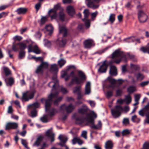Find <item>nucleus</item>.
<instances>
[{"mask_svg": "<svg viewBox=\"0 0 149 149\" xmlns=\"http://www.w3.org/2000/svg\"><path fill=\"white\" fill-rule=\"evenodd\" d=\"M130 133L129 131L127 129H126L123 130L122 132V135L123 136L127 135L129 134Z\"/></svg>", "mask_w": 149, "mask_h": 149, "instance_id": "56", "label": "nucleus"}, {"mask_svg": "<svg viewBox=\"0 0 149 149\" xmlns=\"http://www.w3.org/2000/svg\"><path fill=\"white\" fill-rule=\"evenodd\" d=\"M89 109L85 104H83L82 106V107L78 109V112L79 114H81V116L86 115L88 116L89 114L88 113V111Z\"/></svg>", "mask_w": 149, "mask_h": 149, "instance_id": "10", "label": "nucleus"}, {"mask_svg": "<svg viewBox=\"0 0 149 149\" xmlns=\"http://www.w3.org/2000/svg\"><path fill=\"white\" fill-rule=\"evenodd\" d=\"M58 139L61 140V142L58 143V145L61 147L65 146L66 149H68V147L65 145V143L68 140V138L65 137H63L61 135L58 136Z\"/></svg>", "mask_w": 149, "mask_h": 149, "instance_id": "15", "label": "nucleus"}, {"mask_svg": "<svg viewBox=\"0 0 149 149\" xmlns=\"http://www.w3.org/2000/svg\"><path fill=\"white\" fill-rule=\"evenodd\" d=\"M57 97L56 98H53V99L55 98H56V99L54 102V103L56 104V105H58L59 102L61 101L62 99H63V97L62 96H60L58 97Z\"/></svg>", "mask_w": 149, "mask_h": 149, "instance_id": "45", "label": "nucleus"}, {"mask_svg": "<svg viewBox=\"0 0 149 149\" xmlns=\"http://www.w3.org/2000/svg\"><path fill=\"white\" fill-rule=\"evenodd\" d=\"M73 118L75 119V123L78 125L82 124L85 120V117L83 116H79L74 114L73 115Z\"/></svg>", "mask_w": 149, "mask_h": 149, "instance_id": "11", "label": "nucleus"}, {"mask_svg": "<svg viewBox=\"0 0 149 149\" xmlns=\"http://www.w3.org/2000/svg\"><path fill=\"white\" fill-rule=\"evenodd\" d=\"M107 69V66L105 65V61H104L102 65L100 66L98 71L99 73H105L106 72Z\"/></svg>", "mask_w": 149, "mask_h": 149, "instance_id": "22", "label": "nucleus"}, {"mask_svg": "<svg viewBox=\"0 0 149 149\" xmlns=\"http://www.w3.org/2000/svg\"><path fill=\"white\" fill-rule=\"evenodd\" d=\"M40 65L44 70V69L48 68L49 66V64L46 62L42 61Z\"/></svg>", "mask_w": 149, "mask_h": 149, "instance_id": "44", "label": "nucleus"}, {"mask_svg": "<svg viewBox=\"0 0 149 149\" xmlns=\"http://www.w3.org/2000/svg\"><path fill=\"white\" fill-rule=\"evenodd\" d=\"M41 4L40 2L37 3L35 5V7L36 10V12H38L40 8L41 7Z\"/></svg>", "mask_w": 149, "mask_h": 149, "instance_id": "55", "label": "nucleus"}, {"mask_svg": "<svg viewBox=\"0 0 149 149\" xmlns=\"http://www.w3.org/2000/svg\"><path fill=\"white\" fill-rule=\"evenodd\" d=\"M88 6L89 7H92L94 8H97L99 6L98 5H96L94 4L92 2H89L88 4Z\"/></svg>", "mask_w": 149, "mask_h": 149, "instance_id": "46", "label": "nucleus"}, {"mask_svg": "<svg viewBox=\"0 0 149 149\" xmlns=\"http://www.w3.org/2000/svg\"><path fill=\"white\" fill-rule=\"evenodd\" d=\"M83 13L84 15V18L82 19L83 21H84L86 19H88V18L89 15V12L88 9H86L83 11Z\"/></svg>", "mask_w": 149, "mask_h": 149, "instance_id": "38", "label": "nucleus"}, {"mask_svg": "<svg viewBox=\"0 0 149 149\" xmlns=\"http://www.w3.org/2000/svg\"><path fill=\"white\" fill-rule=\"evenodd\" d=\"M4 79L6 85L8 86H11L15 82L14 79L12 77L5 78Z\"/></svg>", "mask_w": 149, "mask_h": 149, "instance_id": "17", "label": "nucleus"}, {"mask_svg": "<svg viewBox=\"0 0 149 149\" xmlns=\"http://www.w3.org/2000/svg\"><path fill=\"white\" fill-rule=\"evenodd\" d=\"M40 106L39 103L37 102H35L32 104L30 105L29 106V108H33L35 109L38 108Z\"/></svg>", "mask_w": 149, "mask_h": 149, "instance_id": "42", "label": "nucleus"}, {"mask_svg": "<svg viewBox=\"0 0 149 149\" xmlns=\"http://www.w3.org/2000/svg\"><path fill=\"white\" fill-rule=\"evenodd\" d=\"M102 124L100 120L98 121V124L97 125H90V127L92 129H94L96 130H100L102 127Z\"/></svg>", "mask_w": 149, "mask_h": 149, "instance_id": "31", "label": "nucleus"}, {"mask_svg": "<svg viewBox=\"0 0 149 149\" xmlns=\"http://www.w3.org/2000/svg\"><path fill=\"white\" fill-rule=\"evenodd\" d=\"M140 49L143 52H147L149 54V43L148 44L146 47H143L141 48Z\"/></svg>", "mask_w": 149, "mask_h": 149, "instance_id": "43", "label": "nucleus"}, {"mask_svg": "<svg viewBox=\"0 0 149 149\" xmlns=\"http://www.w3.org/2000/svg\"><path fill=\"white\" fill-rule=\"evenodd\" d=\"M45 29L47 31L49 32L48 34L50 35L52 33L53 31V28L50 25H47L45 27Z\"/></svg>", "mask_w": 149, "mask_h": 149, "instance_id": "39", "label": "nucleus"}, {"mask_svg": "<svg viewBox=\"0 0 149 149\" xmlns=\"http://www.w3.org/2000/svg\"><path fill=\"white\" fill-rule=\"evenodd\" d=\"M43 139V138L41 136H39L37 139L36 141L33 144V146H39L41 142L42 141Z\"/></svg>", "mask_w": 149, "mask_h": 149, "instance_id": "34", "label": "nucleus"}, {"mask_svg": "<svg viewBox=\"0 0 149 149\" xmlns=\"http://www.w3.org/2000/svg\"><path fill=\"white\" fill-rule=\"evenodd\" d=\"M140 67L139 65L131 64V73L134 72L136 71H139Z\"/></svg>", "mask_w": 149, "mask_h": 149, "instance_id": "32", "label": "nucleus"}, {"mask_svg": "<svg viewBox=\"0 0 149 149\" xmlns=\"http://www.w3.org/2000/svg\"><path fill=\"white\" fill-rule=\"evenodd\" d=\"M113 95V91L109 90L107 91V97H110L112 96Z\"/></svg>", "mask_w": 149, "mask_h": 149, "instance_id": "64", "label": "nucleus"}, {"mask_svg": "<svg viewBox=\"0 0 149 149\" xmlns=\"http://www.w3.org/2000/svg\"><path fill=\"white\" fill-rule=\"evenodd\" d=\"M132 119L133 122L137 123H139L140 120V119L137 118L136 115L132 116Z\"/></svg>", "mask_w": 149, "mask_h": 149, "instance_id": "53", "label": "nucleus"}, {"mask_svg": "<svg viewBox=\"0 0 149 149\" xmlns=\"http://www.w3.org/2000/svg\"><path fill=\"white\" fill-rule=\"evenodd\" d=\"M84 22H85V25L87 28L89 27L90 25L89 20L88 19H86Z\"/></svg>", "mask_w": 149, "mask_h": 149, "instance_id": "59", "label": "nucleus"}, {"mask_svg": "<svg viewBox=\"0 0 149 149\" xmlns=\"http://www.w3.org/2000/svg\"><path fill=\"white\" fill-rule=\"evenodd\" d=\"M46 111L49 112L47 116H49L50 117H52L54 116L55 113H57L58 112V110L54 108H52L50 109H49V110H46Z\"/></svg>", "mask_w": 149, "mask_h": 149, "instance_id": "23", "label": "nucleus"}, {"mask_svg": "<svg viewBox=\"0 0 149 149\" xmlns=\"http://www.w3.org/2000/svg\"><path fill=\"white\" fill-rule=\"evenodd\" d=\"M58 15L59 19L61 21L63 22L65 20V15L63 10H61L59 11Z\"/></svg>", "mask_w": 149, "mask_h": 149, "instance_id": "33", "label": "nucleus"}, {"mask_svg": "<svg viewBox=\"0 0 149 149\" xmlns=\"http://www.w3.org/2000/svg\"><path fill=\"white\" fill-rule=\"evenodd\" d=\"M26 52L25 51L20 50L18 53V58L19 59H23L25 56Z\"/></svg>", "mask_w": 149, "mask_h": 149, "instance_id": "36", "label": "nucleus"}, {"mask_svg": "<svg viewBox=\"0 0 149 149\" xmlns=\"http://www.w3.org/2000/svg\"><path fill=\"white\" fill-rule=\"evenodd\" d=\"M60 91L64 94H66L68 92V91L67 89L63 86L61 87Z\"/></svg>", "mask_w": 149, "mask_h": 149, "instance_id": "58", "label": "nucleus"}, {"mask_svg": "<svg viewBox=\"0 0 149 149\" xmlns=\"http://www.w3.org/2000/svg\"><path fill=\"white\" fill-rule=\"evenodd\" d=\"M48 15L51 19H55L57 16V12L53 9H51L48 12Z\"/></svg>", "mask_w": 149, "mask_h": 149, "instance_id": "24", "label": "nucleus"}, {"mask_svg": "<svg viewBox=\"0 0 149 149\" xmlns=\"http://www.w3.org/2000/svg\"><path fill=\"white\" fill-rule=\"evenodd\" d=\"M28 48L29 52H33L37 54H39L41 53L40 50L37 45L32 46L31 44H30L28 45Z\"/></svg>", "mask_w": 149, "mask_h": 149, "instance_id": "9", "label": "nucleus"}, {"mask_svg": "<svg viewBox=\"0 0 149 149\" xmlns=\"http://www.w3.org/2000/svg\"><path fill=\"white\" fill-rule=\"evenodd\" d=\"M46 136L51 139V142H53L54 141V133L50 132V130H48L46 133Z\"/></svg>", "mask_w": 149, "mask_h": 149, "instance_id": "30", "label": "nucleus"}, {"mask_svg": "<svg viewBox=\"0 0 149 149\" xmlns=\"http://www.w3.org/2000/svg\"><path fill=\"white\" fill-rule=\"evenodd\" d=\"M28 10L27 8H18L16 11L17 14H24Z\"/></svg>", "mask_w": 149, "mask_h": 149, "instance_id": "28", "label": "nucleus"}, {"mask_svg": "<svg viewBox=\"0 0 149 149\" xmlns=\"http://www.w3.org/2000/svg\"><path fill=\"white\" fill-rule=\"evenodd\" d=\"M65 60L61 59L58 61V64L60 67H62L66 63Z\"/></svg>", "mask_w": 149, "mask_h": 149, "instance_id": "52", "label": "nucleus"}, {"mask_svg": "<svg viewBox=\"0 0 149 149\" xmlns=\"http://www.w3.org/2000/svg\"><path fill=\"white\" fill-rule=\"evenodd\" d=\"M47 21V18L46 17L42 16L41 19V24L43 25Z\"/></svg>", "mask_w": 149, "mask_h": 149, "instance_id": "54", "label": "nucleus"}, {"mask_svg": "<svg viewBox=\"0 0 149 149\" xmlns=\"http://www.w3.org/2000/svg\"><path fill=\"white\" fill-rule=\"evenodd\" d=\"M35 93L34 91L29 92V91H27L23 93L21 97H19L17 93H16L15 95L16 97L20 99L22 102H27L33 98Z\"/></svg>", "mask_w": 149, "mask_h": 149, "instance_id": "5", "label": "nucleus"}, {"mask_svg": "<svg viewBox=\"0 0 149 149\" xmlns=\"http://www.w3.org/2000/svg\"><path fill=\"white\" fill-rule=\"evenodd\" d=\"M131 40L133 42H135V44L137 43H139L140 42L139 39L135 38L134 37H131Z\"/></svg>", "mask_w": 149, "mask_h": 149, "instance_id": "60", "label": "nucleus"}, {"mask_svg": "<svg viewBox=\"0 0 149 149\" xmlns=\"http://www.w3.org/2000/svg\"><path fill=\"white\" fill-rule=\"evenodd\" d=\"M50 71L52 73H57L58 71V69L57 65L56 64L52 65L50 68Z\"/></svg>", "mask_w": 149, "mask_h": 149, "instance_id": "27", "label": "nucleus"}, {"mask_svg": "<svg viewBox=\"0 0 149 149\" xmlns=\"http://www.w3.org/2000/svg\"><path fill=\"white\" fill-rule=\"evenodd\" d=\"M71 77L72 79L69 84V86H71L74 84L79 85L83 83L86 79V77L85 74L81 70L78 71V75L74 74V71H72L69 75Z\"/></svg>", "mask_w": 149, "mask_h": 149, "instance_id": "1", "label": "nucleus"}, {"mask_svg": "<svg viewBox=\"0 0 149 149\" xmlns=\"http://www.w3.org/2000/svg\"><path fill=\"white\" fill-rule=\"evenodd\" d=\"M17 46H18L17 43L16 44H14V43L12 46L13 50L15 52L17 51L18 50V49L17 47Z\"/></svg>", "mask_w": 149, "mask_h": 149, "instance_id": "57", "label": "nucleus"}, {"mask_svg": "<svg viewBox=\"0 0 149 149\" xmlns=\"http://www.w3.org/2000/svg\"><path fill=\"white\" fill-rule=\"evenodd\" d=\"M123 93L122 90L120 89H118L116 91V94L117 96H121Z\"/></svg>", "mask_w": 149, "mask_h": 149, "instance_id": "63", "label": "nucleus"}, {"mask_svg": "<svg viewBox=\"0 0 149 149\" xmlns=\"http://www.w3.org/2000/svg\"><path fill=\"white\" fill-rule=\"evenodd\" d=\"M123 123L124 125H127L129 123V121L128 118H125L123 121Z\"/></svg>", "mask_w": 149, "mask_h": 149, "instance_id": "62", "label": "nucleus"}, {"mask_svg": "<svg viewBox=\"0 0 149 149\" xmlns=\"http://www.w3.org/2000/svg\"><path fill=\"white\" fill-rule=\"evenodd\" d=\"M115 15L114 14H111L109 19V20L111 24L113 23L115 20Z\"/></svg>", "mask_w": 149, "mask_h": 149, "instance_id": "48", "label": "nucleus"}, {"mask_svg": "<svg viewBox=\"0 0 149 149\" xmlns=\"http://www.w3.org/2000/svg\"><path fill=\"white\" fill-rule=\"evenodd\" d=\"M58 95V92L56 91L54 93H51L48 96V98L47 99H45L44 98L41 99L40 101L42 103H43L44 101H45V110H49V108L51 106V102L53 101V98L56 97Z\"/></svg>", "mask_w": 149, "mask_h": 149, "instance_id": "4", "label": "nucleus"}, {"mask_svg": "<svg viewBox=\"0 0 149 149\" xmlns=\"http://www.w3.org/2000/svg\"><path fill=\"white\" fill-rule=\"evenodd\" d=\"M141 95L140 94H135L134 95V99L135 103L133 105L135 106L139 104V100L141 97Z\"/></svg>", "mask_w": 149, "mask_h": 149, "instance_id": "29", "label": "nucleus"}, {"mask_svg": "<svg viewBox=\"0 0 149 149\" xmlns=\"http://www.w3.org/2000/svg\"><path fill=\"white\" fill-rule=\"evenodd\" d=\"M108 79L111 84L114 85L116 83V80L111 77H109Z\"/></svg>", "mask_w": 149, "mask_h": 149, "instance_id": "51", "label": "nucleus"}, {"mask_svg": "<svg viewBox=\"0 0 149 149\" xmlns=\"http://www.w3.org/2000/svg\"><path fill=\"white\" fill-rule=\"evenodd\" d=\"M122 107L119 105L115 106L114 109L111 110V113L113 117L116 118L119 117L121 115Z\"/></svg>", "mask_w": 149, "mask_h": 149, "instance_id": "7", "label": "nucleus"}, {"mask_svg": "<svg viewBox=\"0 0 149 149\" xmlns=\"http://www.w3.org/2000/svg\"><path fill=\"white\" fill-rule=\"evenodd\" d=\"M59 37L56 41V44L60 47H63L66 44L67 40L66 38L68 36V30L64 26L59 25Z\"/></svg>", "mask_w": 149, "mask_h": 149, "instance_id": "2", "label": "nucleus"}, {"mask_svg": "<svg viewBox=\"0 0 149 149\" xmlns=\"http://www.w3.org/2000/svg\"><path fill=\"white\" fill-rule=\"evenodd\" d=\"M134 77L137 81H141L144 78V75L141 73H137L134 74Z\"/></svg>", "mask_w": 149, "mask_h": 149, "instance_id": "26", "label": "nucleus"}, {"mask_svg": "<svg viewBox=\"0 0 149 149\" xmlns=\"http://www.w3.org/2000/svg\"><path fill=\"white\" fill-rule=\"evenodd\" d=\"M29 42L28 40H26L24 42H19L17 43L18 46L20 50L25 51V49L26 47V45Z\"/></svg>", "mask_w": 149, "mask_h": 149, "instance_id": "18", "label": "nucleus"}, {"mask_svg": "<svg viewBox=\"0 0 149 149\" xmlns=\"http://www.w3.org/2000/svg\"><path fill=\"white\" fill-rule=\"evenodd\" d=\"M44 71V70L39 65L36 69L35 72L37 74H42L43 73Z\"/></svg>", "mask_w": 149, "mask_h": 149, "instance_id": "41", "label": "nucleus"}, {"mask_svg": "<svg viewBox=\"0 0 149 149\" xmlns=\"http://www.w3.org/2000/svg\"><path fill=\"white\" fill-rule=\"evenodd\" d=\"M3 70L4 73L6 77H7L11 75V71L8 68L6 67H3Z\"/></svg>", "mask_w": 149, "mask_h": 149, "instance_id": "35", "label": "nucleus"}, {"mask_svg": "<svg viewBox=\"0 0 149 149\" xmlns=\"http://www.w3.org/2000/svg\"><path fill=\"white\" fill-rule=\"evenodd\" d=\"M40 120L43 123H45L48 122V120L45 116H44L41 118Z\"/></svg>", "mask_w": 149, "mask_h": 149, "instance_id": "61", "label": "nucleus"}, {"mask_svg": "<svg viewBox=\"0 0 149 149\" xmlns=\"http://www.w3.org/2000/svg\"><path fill=\"white\" fill-rule=\"evenodd\" d=\"M67 12L69 15L70 16H73L75 14V12L73 7L71 6H68L66 8Z\"/></svg>", "mask_w": 149, "mask_h": 149, "instance_id": "19", "label": "nucleus"}, {"mask_svg": "<svg viewBox=\"0 0 149 149\" xmlns=\"http://www.w3.org/2000/svg\"><path fill=\"white\" fill-rule=\"evenodd\" d=\"M97 115L94 112H93L91 115V113H89L88 115L85 117V120H86L88 123H90L92 125L94 124V120L93 117L95 118L97 117Z\"/></svg>", "mask_w": 149, "mask_h": 149, "instance_id": "12", "label": "nucleus"}, {"mask_svg": "<svg viewBox=\"0 0 149 149\" xmlns=\"http://www.w3.org/2000/svg\"><path fill=\"white\" fill-rule=\"evenodd\" d=\"M31 116L34 117L37 116V111L35 109H33L31 111Z\"/></svg>", "mask_w": 149, "mask_h": 149, "instance_id": "50", "label": "nucleus"}, {"mask_svg": "<svg viewBox=\"0 0 149 149\" xmlns=\"http://www.w3.org/2000/svg\"><path fill=\"white\" fill-rule=\"evenodd\" d=\"M138 19L140 23H143L146 21L148 16L142 10H140L138 13Z\"/></svg>", "mask_w": 149, "mask_h": 149, "instance_id": "8", "label": "nucleus"}, {"mask_svg": "<svg viewBox=\"0 0 149 149\" xmlns=\"http://www.w3.org/2000/svg\"><path fill=\"white\" fill-rule=\"evenodd\" d=\"M127 91L128 92V95L125 96V98L124 100L125 103L128 104L130 103V86L128 87L127 88Z\"/></svg>", "mask_w": 149, "mask_h": 149, "instance_id": "21", "label": "nucleus"}, {"mask_svg": "<svg viewBox=\"0 0 149 149\" xmlns=\"http://www.w3.org/2000/svg\"><path fill=\"white\" fill-rule=\"evenodd\" d=\"M111 58L113 60V63L119 64L122 60L127 61V58L123 52L118 49L115 50L111 54Z\"/></svg>", "mask_w": 149, "mask_h": 149, "instance_id": "3", "label": "nucleus"}, {"mask_svg": "<svg viewBox=\"0 0 149 149\" xmlns=\"http://www.w3.org/2000/svg\"><path fill=\"white\" fill-rule=\"evenodd\" d=\"M94 41L92 39H88L85 40L84 42V47L86 48H90L93 45Z\"/></svg>", "mask_w": 149, "mask_h": 149, "instance_id": "16", "label": "nucleus"}, {"mask_svg": "<svg viewBox=\"0 0 149 149\" xmlns=\"http://www.w3.org/2000/svg\"><path fill=\"white\" fill-rule=\"evenodd\" d=\"M77 28L78 31L80 32H83L84 31V26L82 24H79Z\"/></svg>", "mask_w": 149, "mask_h": 149, "instance_id": "49", "label": "nucleus"}, {"mask_svg": "<svg viewBox=\"0 0 149 149\" xmlns=\"http://www.w3.org/2000/svg\"><path fill=\"white\" fill-rule=\"evenodd\" d=\"M109 74L111 76H116L117 74V69L114 65H111L110 67Z\"/></svg>", "mask_w": 149, "mask_h": 149, "instance_id": "20", "label": "nucleus"}, {"mask_svg": "<svg viewBox=\"0 0 149 149\" xmlns=\"http://www.w3.org/2000/svg\"><path fill=\"white\" fill-rule=\"evenodd\" d=\"M81 86L80 85L75 86L74 88L73 93H76L77 94L79 93H81Z\"/></svg>", "mask_w": 149, "mask_h": 149, "instance_id": "40", "label": "nucleus"}, {"mask_svg": "<svg viewBox=\"0 0 149 149\" xmlns=\"http://www.w3.org/2000/svg\"><path fill=\"white\" fill-rule=\"evenodd\" d=\"M53 75L52 76V79L54 81V82H51L48 84V85L49 84L52 83H53V84L52 85L53 89L55 90H56L57 89V87L58 86V80L57 79V73H53Z\"/></svg>", "mask_w": 149, "mask_h": 149, "instance_id": "14", "label": "nucleus"}, {"mask_svg": "<svg viewBox=\"0 0 149 149\" xmlns=\"http://www.w3.org/2000/svg\"><path fill=\"white\" fill-rule=\"evenodd\" d=\"M74 109V107L71 104L69 105L66 108V110L67 113H71Z\"/></svg>", "mask_w": 149, "mask_h": 149, "instance_id": "37", "label": "nucleus"}, {"mask_svg": "<svg viewBox=\"0 0 149 149\" xmlns=\"http://www.w3.org/2000/svg\"><path fill=\"white\" fill-rule=\"evenodd\" d=\"M139 114L142 116L146 115V119L145 122L149 124V103H148L144 108L140 110L139 112Z\"/></svg>", "mask_w": 149, "mask_h": 149, "instance_id": "6", "label": "nucleus"}, {"mask_svg": "<svg viewBox=\"0 0 149 149\" xmlns=\"http://www.w3.org/2000/svg\"><path fill=\"white\" fill-rule=\"evenodd\" d=\"M113 146V144L112 141L109 140L106 141L105 144V149H112Z\"/></svg>", "mask_w": 149, "mask_h": 149, "instance_id": "25", "label": "nucleus"}, {"mask_svg": "<svg viewBox=\"0 0 149 149\" xmlns=\"http://www.w3.org/2000/svg\"><path fill=\"white\" fill-rule=\"evenodd\" d=\"M18 127V124L15 122H8L7 123L5 127V130H7L11 129H16Z\"/></svg>", "mask_w": 149, "mask_h": 149, "instance_id": "13", "label": "nucleus"}, {"mask_svg": "<svg viewBox=\"0 0 149 149\" xmlns=\"http://www.w3.org/2000/svg\"><path fill=\"white\" fill-rule=\"evenodd\" d=\"M53 9L54 10L56 11V12L58 10H60V11L62 10H61V5L60 3H58L57 4L54 5V8L53 9Z\"/></svg>", "mask_w": 149, "mask_h": 149, "instance_id": "47", "label": "nucleus"}]
</instances>
